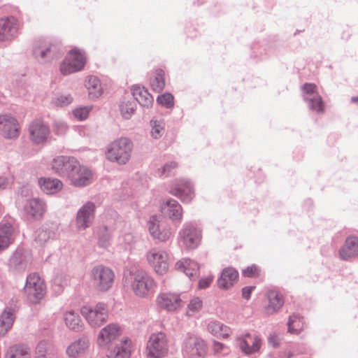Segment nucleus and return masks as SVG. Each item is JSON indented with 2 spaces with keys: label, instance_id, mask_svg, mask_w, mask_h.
I'll use <instances>...</instances> for the list:
<instances>
[{
  "label": "nucleus",
  "instance_id": "nucleus-16",
  "mask_svg": "<svg viewBox=\"0 0 358 358\" xmlns=\"http://www.w3.org/2000/svg\"><path fill=\"white\" fill-rule=\"evenodd\" d=\"M131 354V341L123 338L118 343L108 347V358H129Z\"/></svg>",
  "mask_w": 358,
  "mask_h": 358
},
{
  "label": "nucleus",
  "instance_id": "nucleus-46",
  "mask_svg": "<svg viewBox=\"0 0 358 358\" xmlns=\"http://www.w3.org/2000/svg\"><path fill=\"white\" fill-rule=\"evenodd\" d=\"M178 167V164L175 162H171L166 164L161 169H158V173L159 176H169L173 170Z\"/></svg>",
  "mask_w": 358,
  "mask_h": 358
},
{
  "label": "nucleus",
  "instance_id": "nucleus-49",
  "mask_svg": "<svg viewBox=\"0 0 358 358\" xmlns=\"http://www.w3.org/2000/svg\"><path fill=\"white\" fill-rule=\"evenodd\" d=\"M260 269L256 265H251L243 270V274L245 277L254 278L259 275Z\"/></svg>",
  "mask_w": 358,
  "mask_h": 358
},
{
  "label": "nucleus",
  "instance_id": "nucleus-60",
  "mask_svg": "<svg viewBox=\"0 0 358 358\" xmlns=\"http://www.w3.org/2000/svg\"><path fill=\"white\" fill-rule=\"evenodd\" d=\"M351 102L354 103H358V96H352L351 98Z\"/></svg>",
  "mask_w": 358,
  "mask_h": 358
},
{
  "label": "nucleus",
  "instance_id": "nucleus-40",
  "mask_svg": "<svg viewBox=\"0 0 358 358\" xmlns=\"http://www.w3.org/2000/svg\"><path fill=\"white\" fill-rule=\"evenodd\" d=\"M304 100L308 101L310 110L318 113H322L324 111V103L322 98L319 94H315L312 98L308 96L304 97Z\"/></svg>",
  "mask_w": 358,
  "mask_h": 358
},
{
  "label": "nucleus",
  "instance_id": "nucleus-52",
  "mask_svg": "<svg viewBox=\"0 0 358 358\" xmlns=\"http://www.w3.org/2000/svg\"><path fill=\"white\" fill-rule=\"evenodd\" d=\"M213 276H208L206 278H201L199 282V288L205 289L208 287L213 282Z\"/></svg>",
  "mask_w": 358,
  "mask_h": 358
},
{
  "label": "nucleus",
  "instance_id": "nucleus-11",
  "mask_svg": "<svg viewBox=\"0 0 358 358\" xmlns=\"http://www.w3.org/2000/svg\"><path fill=\"white\" fill-rule=\"evenodd\" d=\"M202 235L199 229L193 225L185 226L180 231V242L187 249H194L201 241Z\"/></svg>",
  "mask_w": 358,
  "mask_h": 358
},
{
  "label": "nucleus",
  "instance_id": "nucleus-38",
  "mask_svg": "<svg viewBox=\"0 0 358 358\" xmlns=\"http://www.w3.org/2000/svg\"><path fill=\"white\" fill-rule=\"evenodd\" d=\"M6 358H31V355L29 348L21 345H15L8 350Z\"/></svg>",
  "mask_w": 358,
  "mask_h": 358
},
{
  "label": "nucleus",
  "instance_id": "nucleus-56",
  "mask_svg": "<svg viewBox=\"0 0 358 358\" xmlns=\"http://www.w3.org/2000/svg\"><path fill=\"white\" fill-rule=\"evenodd\" d=\"M122 241L124 243L125 245H131L134 241V237L131 233L125 234L122 236Z\"/></svg>",
  "mask_w": 358,
  "mask_h": 358
},
{
  "label": "nucleus",
  "instance_id": "nucleus-23",
  "mask_svg": "<svg viewBox=\"0 0 358 358\" xmlns=\"http://www.w3.org/2000/svg\"><path fill=\"white\" fill-rule=\"evenodd\" d=\"M157 304L169 311H173L182 306L179 295L172 293H162L157 298Z\"/></svg>",
  "mask_w": 358,
  "mask_h": 358
},
{
  "label": "nucleus",
  "instance_id": "nucleus-34",
  "mask_svg": "<svg viewBox=\"0 0 358 358\" xmlns=\"http://www.w3.org/2000/svg\"><path fill=\"white\" fill-rule=\"evenodd\" d=\"M25 213L34 218H40L44 213V205L41 201L37 199H30L24 206Z\"/></svg>",
  "mask_w": 358,
  "mask_h": 358
},
{
  "label": "nucleus",
  "instance_id": "nucleus-21",
  "mask_svg": "<svg viewBox=\"0 0 358 358\" xmlns=\"http://www.w3.org/2000/svg\"><path fill=\"white\" fill-rule=\"evenodd\" d=\"M0 129L3 136L8 138H16L20 134L17 120L6 115H0Z\"/></svg>",
  "mask_w": 358,
  "mask_h": 358
},
{
  "label": "nucleus",
  "instance_id": "nucleus-18",
  "mask_svg": "<svg viewBox=\"0 0 358 358\" xmlns=\"http://www.w3.org/2000/svg\"><path fill=\"white\" fill-rule=\"evenodd\" d=\"M92 177V171L78 162L70 173L69 179L76 186H85L91 182Z\"/></svg>",
  "mask_w": 358,
  "mask_h": 358
},
{
  "label": "nucleus",
  "instance_id": "nucleus-48",
  "mask_svg": "<svg viewBox=\"0 0 358 358\" xmlns=\"http://www.w3.org/2000/svg\"><path fill=\"white\" fill-rule=\"evenodd\" d=\"M301 90L306 95H313V96L315 94H319L317 92V87L315 84L313 83H305L301 87Z\"/></svg>",
  "mask_w": 358,
  "mask_h": 358
},
{
  "label": "nucleus",
  "instance_id": "nucleus-51",
  "mask_svg": "<svg viewBox=\"0 0 358 358\" xmlns=\"http://www.w3.org/2000/svg\"><path fill=\"white\" fill-rule=\"evenodd\" d=\"M72 100L70 95H61L55 99V103L59 106H65L71 103Z\"/></svg>",
  "mask_w": 358,
  "mask_h": 358
},
{
  "label": "nucleus",
  "instance_id": "nucleus-29",
  "mask_svg": "<svg viewBox=\"0 0 358 358\" xmlns=\"http://www.w3.org/2000/svg\"><path fill=\"white\" fill-rule=\"evenodd\" d=\"M207 329L213 336L217 338H227L231 334V329L216 320L210 321L207 325Z\"/></svg>",
  "mask_w": 358,
  "mask_h": 358
},
{
  "label": "nucleus",
  "instance_id": "nucleus-61",
  "mask_svg": "<svg viewBox=\"0 0 358 358\" xmlns=\"http://www.w3.org/2000/svg\"><path fill=\"white\" fill-rule=\"evenodd\" d=\"M17 255H14L12 259H11V263L12 264H15L16 261H17Z\"/></svg>",
  "mask_w": 358,
  "mask_h": 358
},
{
  "label": "nucleus",
  "instance_id": "nucleus-39",
  "mask_svg": "<svg viewBox=\"0 0 358 358\" xmlns=\"http://www.w3.org/2000/svg\"><path fill=\"white\" fill-rule=\"evenodd\" d=\"M164 71L162 69H157L153 77L150 79V86L152 90L159 92L165 87Z\"/></svg>",
  "mask_w": 358,
  "mask_h": 358
},
{
  "label": "nucleus",
  "instance_id": "nucleus-25",
  "mask_svg": "<svg viewBox=\"0 0 358 358\" xmlns=\"http://www.w3.org/2000/svg\"><path fill=\"white\" fill-rule=\"evenodd\" d=\"M357 255H358V238L353 236H349L340 249L339 256L342 259L347 260Z\"/></svg>",
  "mask_w": 358,
  "mask_h": 358
},
{
  "label": "nucleus",
  "instance_id": "nucleus-8",
  "mask_svg": "<svg viewBox=\"0 0 358 358\" xmlns=\"http://www.w3.org/2000/svg\"><path fill=\"white\" fill-rule=\"evenodd\" d=\"M146 260L156 273L164 275L168 272L169 257L166 251L152 249L146 254Z\"/></svg>",
  "mask_w": 358,
  "mask_h": 358
},
{
  "label": "nucleus",
  "instance_id": "nucleus-17",
  "mask_svg": "<svg viewBox=\"0 0 358 358\" xmlns=\"http://www.w3.org/2000/svg\"><path fill=\"white\" fill-rule=\"evenodd\" d=\"M29 137L36 143H43L50 134L49 127L41 120H35L29 126Z\"/></svg>",
  "mask_w": 358,
  "mask_h": 358
},
{
  "label": "nucleus",
  "instance_id": "nucleus-5",
  "mask_svg": "<svg viewBox=\"0 0 358 358\" xmlns=\"http://www.w3.org/2000/svg\"><path fill=\"white\" fill-rule=\"evenodd\" d=\"M169 353V342L166 334L162 331L152 334L147 342V358H164Z\"/></svg>",
  "mask_w": 358,
  "mask_h": 358
},
{
  "label": "nucleus",
  "instance_id": "nucleus-57",
  "mask_svg": "<svg viewBox=\"0 0 358 358\" xmlns=\"http://www.w3.org/2000/svg\"><path fill=\"white\" fill-rule=\"evenodd\" d=\"M47 238H48L47 232L45 231H41L38 234L36 239L39 242H43V241H45Z\"/></svg>",
  "mask_w": 358,
  "mask_h": 358
},
{
  "label": "nucleus",
  "instance_id": "nucleus-4",
  "mask_svg": "<svg viewBox=\"0 0 358 358\" xmlns=\"http://www.w3.org/2000/svg\"><path fill=\"white\" fill-rule=\"evenodd\" d=\"M80 313L86 322L92 327H99L106 322L108 318V306L104 303H98L94 306H84Z\"/></svg>",
  "mask_w": 358,
  "mask_h": 358
},
{
  "label": "nucleus",
  "instance_id": "nucleus-3",
  "mask_svg": "<svg viewBox=\"0 0 358 358\" xmlns=\"http://www.w3.org/2000/svg\"><path fill=\"white\" fill-rule=\"evenodd\" d=\"M46 284L43 278L38 273L29 274L26 280L24 292L29 302L39 303L46 294Z\"/></svg>",
  "mask_w": 358,
  "mask_h": 358
},
{
  "label": "nucleus",
  "instance_id": "nucleus-14",
  "mask_svg": "<svg viewBox=\"0 0 358 358\" xmlns=\"http://www.w3.org/2000/svg\"><path fill=\"white\" fill-rule=\"evenodd\" d=\"M34 54L37 59L51 61L60 55L58 47L47 41L38 42L34 47Z\"/></svg>",
  "mask_w": 358,
  "mask_h": 358
},
{
  "label": "nucleus",
  "instance_id": "nucleus-47",
  "mask_svg": "<svg viewBox=\"0 0 358 358\" xmlns=\"http://www.w3.org/2000/svg\"><path fill=\"white\" fill-rule=\"evenodd\" d=\"M50 348V345L45 341L40 342L36 347V358L41 357L46 358L45 353Z\"/></svg>",
  "mask_w": 358,
  "mask_h": 358
},
{
  "label": "nucleus",
  "instance_id": "nucleus-55",
  "mask_svg": "<svg viewBox=\"0 0 358 358\" xmlns=\"http://www.w3.org/2000/svg\"><path fill=\"white\" fill-rule=\"evenodd\" d=\"M255 287H245L242 289V296L244 299L248 300L250 298L251 293L254 290Z\"/></svg>",
  "mask_w": 358,
  "mask_h": 358
},
{
  "label": "nucleus",
  "instance_id": "nucleus-33",
  "mask_svg": "<svg viewBox=\"0 0 358 358\" xmlns=\"http://www.w3.org/2000/svg\"><path fill=\"white\" fill-rule=\"evenodd\" d=\"M176 267L177 269L183 271L189 278L196 277L199 274V267L197 263L189 259L178 261Z\"/></svg>",
  "mask_w": 358,
  "mask_h": 358
},
{
  "label": "nucleus",
  "instance_id": "nucleus-19",
  "mask_svg": "<svg viewBox=\"0 0 358 358\" xmlns=\"http://www.w3.org/2000/svg\"><path fill=\"white\" fill-rule=\"evenodd\" d=\"M241 350L247 355L258 351L262 345L261 338L256 334H246L237 338Z\"/></svg>",
  "mask_w": 358,
  "mask_h": 358
},
{
  "label": "nucleus",
  "instance_id": "nucleus-15",
  "mask_svg": "<svg viewBox=\"0 0 358 358\" xmlns=\"http://www.w3.org/2000/svg\"><path fill=\"white\" fill-rule=\"evenodd\" d=\"M20 27V23L14 17L0 18V41L14 38Z\"/></svg>",
  "mask_w": 358,
  "mask_h": 358
},
{
  "label": "nucleus",
  "instance_id": "nucleus-44",
  "mask_svg": "<svg viewBox=\"0 0 358 358\" xmlns=\"http://www.w3.org/2000/svg\"><path fill=\"white\" fill-rule=\"evenodd\" d=\"M151 125V135L155 138H158L162 136L164 132V124L162 121L152 120Z\"/></svg>",
  "mask_w": 358,
  "mask_h": 358
},
{
  "label": "nucleus",
  "instance_id": "nucleus-28",
  "mask_svg": "<svg viewBox=\"0 0 358 358\" xmlns=\"http://www.w3.org/2000/svg\"><path fill=\"white\" fill-rule=\"evenodd\" d=\"M63 319L65 325L71 330L80 331L83 327L80 315L73 310L65 311L63 315Z\"/></svg>",
  "mask_w": 358,
  "mask_h": 358
},
{
  "label": "nucleus",
  "instance_id": "nucleus-58",
  "mask_svg": "<svg viewBox=\"0 0 358 358\" xmlns=\"http://www.w3.org/2000/svg\"><path fill=\"white\" fill-rule=\"evenodd\" d=\"M109 241L108 236H104L100 238L99 244L103 247H106Z\"/></svg>",
  "mask_w": 358,
  "mask_h": 358
},
{
  "label": "nucleus",
  "instance_id": "nucleus-42",
  "mask_svg": "<svg viewBox=\"0 0 358 358\" xmlns=\"http://www.w3.org/2000/svg\"><path fill=\"white\" fill-rule=\"evenodd\" d=\"M136 110L134 101H124L120 105V112L123 117L130 118Z\"/></svg>",
  "mask_w": 358,
  "mask_h": 358
},
{
  "label": "nucleus",
  "instance_id": "nucleus-45",
  "mask_svg": "<svg viewBox=\"0 0 358 358\" xmlns=\"http://www.w3.org/2000/svg\"><path fill=\"white\" fill-rule=\"evenodd\" d=\"M157 101L166 108H171L173 106V96L170 93H165L159 96Z\"/></svg>",
  "mask_w": 358,
  "mask_h": 358
},
{
  "label": "nucleus",
  "instance_id": "nucleus-59",
  "mask_svg": "<svg viewBox=\"0 0 358 358\" xmlns=\"http://www.w3.org/2000/svg\"><path fill=\"white\" fill-rule=\"evenodd\" d=\"M275 339H277V338L275 337V336H272V337L269 338V342L271 343H272L273 347H275V346H277L278 345V343L277 341H274Z\"/></svg>",
  "mask_w": 358,
  "mask_h": 358
},
{
  "label": "nucleus",
  "instance_id": "nucleus-37",
  "mask_svg": "<svg viewBox=\"0 0 358 358\" xmlns=\"http://www.w3.org/2000/svg\"><path fill=\"white\" fill-rule=\"evenodd\" d=\"M85 87L88 91V95L91 99L99 97L102 94V87L100 80L96 76H89L86 80Z\"/></svg>",
  "mask_w": 358,
  "mask_h": 358
},
{
  "label": "nucleus",
  "instance_id": "nucleus-20",
  "mask_svg": "<svg viewBox=\"0 0 358 358\" xmlns=\"http://www.w3.org/2000/svg\"><path fill=\"white\" fill-rule=\"evenodd\" d=\"M149 231L152 236L161 241H167L171 235V229L157 217H152L149 221Z\"/></svg>",
  "mask_w": 358,
  "mask_h": 358
},
{
  "label": "nucleus",
  "instance_id": "nucleus-32",
  "mask_svg": "<svg viewBox=\"0 0 358 358\" xmlns=\"http://www.w3.org/2000/svg\"><path fill=\"white\" fill-rule=\"evenodd\" d=\"M15 230L10 224L0 225V252L6 249L14 239Z\"/></svg>",
  "mask_w": 358,
  "mask_h": 358
},
{
  "label": "nucleus",
  "instance_id": "nucleus-9",
  "mask_svg": "<svg viewBox=\"0 0 358 358\" xmlns=\"http://www.w3.org/2000/svg\"><path fill=\"white\" fill-rule=\"evenodd\" d=\"M182 350L190 358H201L207 353V346L202 338L189 336L185 339Z\"/></svg>",
  "mask_w": 358,
  "mask_h": 358
},
{
  "label": "nucleus",
  "instance_id": "nucleus-24",
  "mask_svg": "<svg viewBox=\"0 0 358 358\" xmlns=\"http://www.w3.org/2000/svg\"><path fill=\"white\" fill-rule=\"evenodd\" d=\"M94 208V203H87L80 209L77 216V225L79 229H85L92 222Z\"/></svg>",
  "mask_w": 358,
  "mask_h": 358
},
{
  "label": "nucleus",
  "instance_id": "nucleus-36",
  "mask_svg": "<svg viewBox=\"0 0 358 358\" xmlns=\"http://www.w3.org/2000/svg\"><path fill=\"white\" fill-rule=\"evenodd\" d=\"M14 320L13 310L6 308L0 315V336H4L11 329Z\"/></svg>",
  "mask_w": 358,
  "mask_h": 358
},
{
  "label": "nucleus",
  "instance_id": "nucleus-26",
  "mask_svg": "<svg viewBox=\"0 0 358 358\" xmlns=\"http://www.w3.org/2000/svg\"><path fill=\"white\" fill-rule=\"evenodd\" d=\"M238 278V271L232 268H225L217 280L218 287L223 289H229L232 287Z\"/></svg>",
  "mask_w": 358,
  "mask_h": 358
},
{
  "label": "nucleus",
  "instance_id": "nucleus-31",
  "mask_svg": "<svg viewBox=\"0 0 358 358\" xmlns=\"http://www.w3.org/2000/svg\"><path fill=\"white\" fill-rule=\"evenodd\" d=\"M132 94L134 99L144 107H150L153 103L152 95L144 87L140 86L133 87Z\"/></svg>",
  "mask_w": 358,
  "mask_h": 358
},
{
  "label": "nucleus",
  "instance_id": "nucleus-30",
  "mask_svg": "<svg viewBox=\"0 0 358 358\" xmlns=\"http://www.w3.org/2000/svg\"><path fill=\"white\" fill-rule=\"evenodd\" d=\"M89 347L86 339L80 338L72 342L66 348V355L71 358H76L83 355Z\"/></svg>",
  "mask_w": 358,
  "mask_h": 358
},
{
  "label": "nucleus",
  "instance_id": "nucleus-35",
  "mask_svg": "<svg viewBox=\"0 0 358 358\" xmlns=\"http://www.w3.org/2000/svg\"><path fill=\"white\" fill-rule=\"evenodd\" d=\"M38 185L44 192L46 194H55L62 188V183L58 179H50L41 178L38 180Z\"/></svg>",
  "mask_w": 358,
  "mask_h": 358
},
{
  "label": "nucleus",
  "instance_id": "nucleus-2",
  "mask_svg": "<svg viewBox=\"0 0 358 358\" xmlns=\"http://www.w3.org/2000/svg\"><path fill=\"white\" fill-rule=\"evenodd\" d=\"M133 143L127 138H120L113 141L106 152V158L119 164H127L131 156Z\"/></svg>",
  "mask_w": 358,
  "mask_h": 358
},
{
  "label": "nucleus",
  "instance_id": "nucleus-41",
  "mask_svg": "<svg viewBox=\"0 0 358 358\" xmlns=\"http://www.w3.org/2000/svg\"><path fill=\"white\" fill-rule=\"evenodd\" d=\"M304 322L302 317L298 315H292L288 322V330L291 334H298L303 329Z\"/></svg>",
  "mask_w": 358,
  "mask_h": 358
},
{
  "label": "nucleus",
  "instance_id": "nucleus-13",
  "mask_svg": "<svg viewBox=\"0 0 358 358\" xmlns=\"http://www.w3.org/2000/svg\"><path fill=\"white\" fill-rule=\"evenodd\" d=\"M77 163V160L73 157L58 156L52 162V169L59 176H66L69 178Z\"/></svg>",
  "mask_w": 358,
  "mask_h": 358
},
{
  "label": "nucleus",
  "instance_id": "nucleus-50",
  "mask_svg": "<svg viewBox=\"0 0 358 358\" xmlns=\"http://www.w3.org/2000/svg\"><path fill=\"white\" fill-rule=\"evenodd\" d=\"M90 111V108L83 107V108L76 109L73 111V114L77 119H78L80 120H83L87 117Z\"/></svg>",
  "mask_w": 358,
  "mask_h": 358
},
{
  "label": "nucleus",
  "instance_id": "nucleus-43",
  "mask_svg": "<svg viewBox=\"0 0 358 358\" xmlns=\"http://www.w3.org/2000/svg\"><path fill=\"white\" fill-rule=\"evenodd\" d=\"M203 302L199 297L193 298L187 305V315L192 316L201 310Z\"/></svg>",
  "mask_w": 358,
  "mask_h": 358
},
{
  "label": "nucleus",
  "instance_id": "nucleus-1",
  "mask_svg": "<svg viewBox=\"0 0 358 358\" xmlns=\"http://www.w3.org/2000/svg\"><path fill=\"white\" fill-rule=\"evenodd\" d=\"M125 282L134 294L140 298H146L155 292L157 283L154 278L143 271H137L126 278Z\"/></svg>",
  "mask_w": 358,
  "mask_h": 358
},
{
  "label": "nucleus",
  "instance_id": "nucleus-54",
  "mask_svg": "<svg viewBox=\"0 0 358 358\" xmlns=\"http://www.w3.org/2000/svg\"><path fill=\"white\" fill-rule=\"evenodd\" d=\"M13 178L0 177V189H3L13 182Z\"/></svg>",
  "mask_w": 358,
  "mask_h": 358
},
{
  "label": "nucleus",
  "instance_id": "nucleus-62",
  "mask_svg": "<svg viewBox=\"0 0 358 358\" xmlns=\"http://www.w3.org/2000/svg\"><path fill=\"white\" fill-rule=\"evenodd\" d=\"M38 358H41V357H38Z\"/></svg>",
  "mask_w": 358,
  "mask_h": 358
},
{
  "label": "nucleus",
  "instance_id": "nucleus-7",
  "mask_svg": "<svg viewBox=\"0 0 358 358\" xmlns=\"http://www.w3.org/2000/svg\"><path fill=\"white\" fill-rule=\"evenodd\" d=\"M86 59L83 52L74 48L69 51L65 59L60 65V71L64 75H69L81 71Z\"/></svg>",
  "mask_w": 358,
  "mask_h": 358
},
{
  "label": "nucleus",
  "instance_id": "nucleus-12",
  "mask_svg": "<svg viewBox=\"0 0 358 358\" xmlns=\"http://www.w3.org/2000/svg\"><path fill=\"white\" fill-rule=\"evenodd\" d=\"M122 331L120 325L109 324L105 326L99 333L97 342L101 346L108 347L122 335Z\"/></svg>",
  "mask_w": 358,
  "mask_h": 358
},
{
  "label": "nucleus",
  "instance_id": "nucleus-10",
  "mask_svg": "<svg viewBox=\"0 0 358 358\" xmlns=\"http://www.w3.org/2000/svg\"><path fill=\"white\" fill-rule=\"evenodd\" d=\"M170 193L183 203L191 202L195 196L193 186L185 179L176 180L171 186Z\"/></svg>",
  "mask_w": 358,
  "mask_h": 358
},
{
  "label": "nucleus",
  "instance_id": "nucleus-22",
  "mask_svg": "<svg viewBox=\"0 0 358 358\" xmlns=\"http://www.w3.org/2000/svg\"><path fill=\"white\" fill-rule=\"evenodd\" d=\"M162 213L172 221L180 222L182 218V208L175 199H168L161 206Z\"/></svg>",
  "mask_w": 358,
  "mask_h": 358
},
{
  "label": "nucleus",
  "instance_id": "nucleus-27",
  "mask_svg": "<svg viewBox=\"0 0 358 358\" xmlns=\"http://www.w3.org/2000/svg\"><path fill=\"white\" fill-rule=\"evenodd\" d=\"M268 303L265 308L267 314H273L278 311L284 304L282 295L276 290H270L267 294Z\"/></svg>",
  "mask_w": 358,
  "mask_h": 358
},
{
  "label": "nucleus",
  "instance_id": "nucleus-53",
  "mask_svg": "<svg viewBox=\"0 0 358 358\" xmlns=\"http://www.w3.org/2000/svg\"><path fill=\"white\" fill-rule=\"evenodd\" d=\"M213 349L215 353L220 354L228 348L224 344L218 341H214L213 344Z\"/></svg>",
  "mask_w": 358,
  "mask_h": 358
},
{
  "label": "nucleus",
  "instance_id": "nucleus-6",
  "mask_svg": "<svg viewBox=\"0 0 358 358\" xmlns=\"http://www.w3.org/2000/svg\"><path fill=\"white\" fill-rule=\"evenodd\" d=\"M91 282L96 290L101 292H107L113 285L115 273L112 269L103 266H98L91 271Z\"/></svg>",
  "mask_w": 358,
  "mask_h": 358
}]
</instances>
